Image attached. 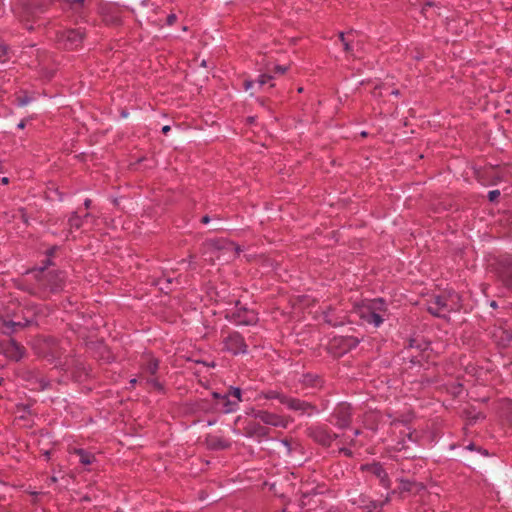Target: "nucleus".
<instances>
[{
	"instance_id": "nucleus-1",
	"label": "nucleus",
	"mask_w": 512,
	"mask_h": 512,
	"mask_svg": "<svg viewBox=\"0 0 512 512\" xmlns=\"http://www.w3.org/2000/svg\"><path fill=\"white\" fill-rule=\"evenodd\" d=\"M34 281L33 286L23 287L22 289L31 295H37L42 298L48 297L63 290L65 286V273L60 270H48L47 266L32 269L27 272Z\"/></svg>"
},
{
	"instance_id": "nucleus-2",
	"label": "nucleus",
	"mask_w": 512,
	"mask_h": 512,
	"mask_svg": "<svg viewBox=\"0 0 512 512\" xmlns=\"http://www.w3.org/2000/svg\"><path fill=\"white\" fill-rule=\"evenodd\" d=\"M461 296L454 290H444L438 295H432L427 301V311L438 318H448L450 313L458 312L461 307Z\"/></svg>"
},
{
	"instance_id": "nucleus-3",
	"label": "nucleus",
	"mask_w": 512,
	"mask_h": 512,
	"mask_svg": "<svg viewBox=\"0 0 512 512\" xmlns=\"http://www.w3.org/2000/svg\"><path fill=\"white\" fill-rule=\"evenodd\" d=\"M36 323L35 313L32 309H24L18 306V312L0 315V334L11 336L12 334Z\"/></svg>"
},
{
	"instance_id": "nucleus-4",
	"label": "nucleus",
	"mask_w": 512,
	"mask_h": 512,
	"mask_svg": "<svg viewBox=\"0 0 512 512\" xmlns=\"http://www.w3.org/2000/svg\"><path fill=\"white\" fill-rule=\"evenodd\" d=\"M387 311V304L383 298H375L356 307L359 318L374 327H379L384 322Z\"/></svg>"
},
{
	"instance_id": "nucleus-5",
	"label": "nucleus",
	"mask_w": 512,
	"mask_h": 512,
	"mask_svg": "<svg viewBox=\"0 0 512 512\" xmlns=\"http://www.w3.org/2000/svg\"><path fill=\"white\" fill-rule=\"evenodd\" d=\"M225 319L237 326H253L259 321L258 312L236 300L225 309Z\"/></svg>"
},
{
	"instance_id": "nucleus-6",
	"label": "nucleus",
	"mask_w": 512,
	"mask_h": 512,
	"mask_svg": "<svg viewBox=\"0 0 512 512\" xmlns=\"http://www.w3.org/2000/svg\"><path fill=\"white\" fill-rule=\"evenodd\" d=\"M305 433L308 438L323 448H330L334 441L340 439V434L334 432L325 423L312 424L306 428Z\"/></svg>"
},
{
	"instance_id": "nucleus-7",
	"label": "nucleus",
	"mask_w": 512,
	"mask_h": 512,
	"mask_svg": "<svg viewBox=\"0 0 512 512\" xmlns=\"http://www.w3.org/2000/svg\"><path fill=\"white\" fill-rule=\"evenodd\" d=\"M85 36L82 28L65 29L57 32L56 42L60 48L76 50L82 46Z\"/></svg>"
},
{
	"instance_id": "nucleus-8",
	"label": "nucleus",
	"mask_w": 512,
	"mask_h": 512,
	"mask_svg": "<svg viewBox=\"0 0 512 512\" xmlns=\"http://www.w3.org/2000/svg\"><path fill=\"white\" fill-rule=\"evenodd\" d=\"M353 420V408L347 402L338 403L329 417V422L336 428L344 430L350 427Z\"/></svg>"
},
{
	"instance_id": "nucleus-9",
	"label": "nucleus",
	"mask_w": 512,
	"mask_h": 512,
	"mask_svg": "<svg viewBox=\"0 0 512 512\" xmlns=\"http://www.w3.org/2000/svg\"><path fill=\"white\" fill-rule=\"evenodd\" d=\"M222 350L233 356L243 355L248 352V344L244 336L238 331H230L222 340Z\"/></svg>"
},
{
	"instance_id": "nucleus-10",
	"label": "nucleus",
	"mask_w": 512,
	"mask_h": 512,
	"mask_svg": "<svg viewBox=\"0 0 512 512\" xmlns=\"http://www.w3.org/2000/svg\"><path fill=\"white\" fill-rule=\"evenodd\" d=\"M359 342L354 336H338L330 341L328 349L334 357H341L356 348Z\"/></svg>"
},
{
	"instance_id": "nucleus-11",
	"label": "nucleus",
	"mask_w": 512,
	"mask_h": 512,
	"mask_svg": "<svg viewBox=\"0 0 512 512\" xmlns=\"http://www.w3.org/2000/svg\"><path fill=\"white\" fill-rule=\"evenodd\" d=\"M285 407L299 416L312 417L320 413L314 403L292 396H288Z\"/></svg>"
},
{
	"instance_id": "nucleus-12",
	"label": "nucleus",
	"mask_w": 512,
	"mask_h": 512,
	"mask_svg": "<svg viewBox=\"0 0 512 512\" xmlns=\"http://www.w3.org/2000/svg\"><path fill=\"white\" fill-rule=\"evenodd\" d=\"M235 249L237 253H239L240 249L233 242H230L226 239H208L203 242L201 246V253L203 255L206 254H214L220 252L221 250Z\"/></svg>"
},
{
	"instance_id": "nucleus-13",
	"label": "nucleus",
	"mask_w": 512,
	"mask_h": 512,
	"mask_svg": "<svg viewBox=\"0 0 512 512\" xmlns=\"http://www.w3.org/2000/svg\"><path fill=\"white\" fill-rule=\"evenodd\" d=\"M253 416L260 422L273 427L287 428L288 420L279 414L267 410H253Z\"/></svg>"
},
{
	"instance_id": "nucleus-14",
	"label": "nucleus",
	"mask_w": 512,
	"mask_h": 512,
	"mask_svg": "<svg viewBox=\"0 0 512 512\" xmlns=\"http://www.w3.org/2000/svg\"><path fill=\"white\" fill-rule=\"evenodd\" d=\"M497 273L503 286L512 293V255L498 261Z\"/></svg>"
},
{
	"instance_id": "nucleus-15",
	"label": "nucleus",
	"mask_w": 512,
	"mask_h": 512,
	"mask_svg": "<svg viewBox=\"0 0 512 512\" xmlns=\"http://www.w3.org/2000/svg\"><path fill=\"white\" fill-rule=\"evenodd\" d=\"M361 470L366 471L379 479V483L383 488L389 489L391 487V480L388 473L380 462L363 464L361 466Z\"/></svg>"
},
{
	"instance_id": "nucleus-16",
	"label": "nucleus",
	"mask_w": 512,
	"mask_h": 512,
	"mask_svg": "<svg viewBox=\"0 0 512 512\" xmlns=\"http://www.w3.org/2000/svg\"><path fill=\"white\" fill-rule=\"evenodd\" d=\"M8 337L9 338L7 339L6 345L5 340H0V347L4 348L6 356L11 360H21L26 353L25 347L22 344L18 343L13 338H11V336Z\"/></svg>"
},
{
	"instance_id": "nucleus-17",
	"label": "nucleus",
	"mask_w": 512,
	"mask_h": 512,
	"mask_svg": "<svg viewBox=\"0 0 512 512\" xmlns=\"http://www.w3.org/2000/svg\"><path fill=\"white\" fill-rule=\"evenodd\" d=\"M491 337L498 347L506 348L512 343V330L504 326H494Z\"/></svg>"
},
{
	"instance_id": "nucleus-18",
	"label": "nucleus",
	"mask_w": 512,
	"mask_h": 512,
	"mask_svg": "<svg viewBox=\"0 0 512 512\" xmlns=\"http://www.w3.org/2000/svg\"><path fill=\"white\" fill-rule=\"evenodd\" d=\"M389 502V495L386 496L383 502L372 500L364 494L359 495L357 499L353 500V504L357 505L360 509H363L366 512H374L377 509L381 510L382 507Z\"/></svg>"
},
{
	"instance_id": "nucleus-19",
	"label": "nucleus",
	"mask_w": 512,
	"mask_h": 512,
	"mask_svg": "<svg viewBox=\"0 0 512 512\" xmlns=\"http://www.w3.org/2000/svg\"><path fill=\"white\" fill-rule=\"evenodd\" d=\"M256 420H250L246 423L243 428V434L249 438H267L269 436V429Z\"/></svg>"
},
{
	"instance_id": "nucleus-20",
	"label": "nucleus",
	"mask_w": 512,
	"mask_h": 512,
	"mask_svg": "<svg viewBox=\"0 0 512 512\" xmlns=\"http://www.w3.org/2000/svg\"><path fill=\"white\" fill-rule=\"evenodd\" d=\"M299 383L305 387L310 389H321L324 386L323 378L314 373H304L299 379Z\"/></svg>"
},
{
	"instance_id": "nucleus-21",
	"label": "nucleus",
	"mask_w": 512,
	"mask_h": 512,
	"mask_svg": "<svg viewBox=\"0 0 512 512\" xmlns=\"http://www.w3.org/2000/svg\"><path fill=\"white\" fill-rule=\"evenodd\" d=\"M25 379L33 385V389L45 390L50 387V381L36 371H27Z\"/></svg>"
},
{
	"instance_id": "nucleus-22",
	"label": "nucleus",
	"mask_w": 512,
	"mask_h": 512,
	"mask_svg": "<svg viewBox=\"0 0 512 512\" xmlns=\"http://www.w3.org/2000/svg\"><path fill=\"white\" fill-rule=\"evenodd\" d=\"M205 442L208 449L215 451L225 450L231 446L230 442L225 438L211 434L207 435Z\"/></svg>"
},
{
	"instance_id": "nucleus-23",
	"label": "nucleus",
	"mask_w": 512,
	"mask_h": 512,
	"mask_svg": "<svg viewBox=\"0 0 512 512\" xmlns=\"http://www.w3.org/2000/svg\"><path fill=\"white\" fill-rule=\"evenodd\" d=\"M89 218H92V215L90 213H86L83 217L79 216L77 212H72L68 219V226L70 229V232L72 230H78L83 227L84 222L88 220Z\"/></svg>"
},
{
	"instance_id": "nucleus-24",
	"label": "nucleus",
	"mask_w": 512,
	"mask_h": 512,
	"mask_svg": "<svg viewBox=\"0 0 512 512\" xmlns=\"http://www.w3.org/2000/svg\"><path fill=\"white\" fill-rule=\"evenodd\" d=\"M217 404L221 405V411L225 414L235 412L239 407V403L233 400L227 393L223 394L221 401L217 402Z\"/></svg>"
},
{
	"instance_id": "nucleus-25",
	"label": "nucleus",
	"mask_w": 512,
	"mask_h": 512,
	"mask_svg": "<svg viewBox=\"0 0 512 512\" xmlns=\"http://www.w3.org/2000/svg\"><path fill=\"white\" fill-rule=\"evenodd\" d=\"M188 409L190 412L196 413V412H209L212 409L211 404L209 401L205 399H196L194 401H190L187 403Z\"/></svg>"
},
{
	"instance_id": "nucleus-26",
	"label": "nucleus",
	"mask_w": 512,
	"mask_h": 512,
	"mask_svg": "<svg viewBox=\"0 0 512 512\" xmlns=\"http://www.w3.org/2000/svg\"><path fill=\"white\" fill-rule=\"evenodd\" d=\"M73 454L79 457V462L84 466L90 465L96 460L95 455L93 453L83 448H74Z\"/></svg>"
},
{
	"instance_id": "nucleus-27",
	"label": "nucleus",
	"mask_w": 512,
	"mask_h": 512,
	"mask_svg": "<svg viewBox=\"0 0 512 512\" xmlns=\"http://www.w3.org/2000/svg\"><path fill=\"white\" fill-rule=\"evenodd\" d=\"M141 369L154 376L159 369V360L151 355H147L146 361L141 364Z\"/></svg>"
},
{
	"instance_id": "nucleus-28",
	"label": "nucleus",
	"mask_w": 512,
	"mask_h": 512,
	"mask_svg": "<svg viewBox=\"0 0 512 512\" xmlns=\"http://www.w3.org/2000/svg\"><path fill=\"white\" fill-rule=\"evenodd\" d=\"M261 396L265 399H276L278 400L281 404H283L285 406L286 404V401L288 399V395L282 393V392H279V391H276V390H269V391H266V392H262Z\"/></svg>"
},
{
	"instance_id": "nucleus-29",
	"label": "nucleus",
	"mask_w": 512,
	"mask_h": 512,
	"mask_svg": "<svg viewBox=\"0 0 512 512\" xmlns=\"http://www.w3.org/2000/svg\"><path fill=\"white\" fill-rule=\"evenodd\" d=\"M274 75L268 72L262 73L258 76V78L255 80L256 84L259 88H262L265 84L270 83V88L274 87V84L272 83V80L274 79Z\"/></svg>"
},
{
	"instance_id": "nucleus-30",
	"label": "nucleus",
	"mask_w": 512,
	"mask_h": 512,
	"mask_svg": "<svg viewBox=\"0 0 512 512\" xmlns=\"http://www.w3.org/2000/svg\"><path fill=\"white\" fill-rule=\"evenodd\" d=\"M502 416L512 426V400H507L502 406Z\"/></svg>"
},
{
	"instance_id": "nucleus-31",
	"label": "nucleus",
	"mask_w": 512,
	"mask_h": 512,
	"mask_svg": "<svg viewBox=\"0 0 512 512\" xmlns=\"http://www.w3.org/2000/svg\"><path fill=\"white\" fill-rule=\"evenodd\" d=\"M233 400L240 403L242 401V390L239 387L231 386L227 393Z\"/></svg>"
},
{
	"instance_id": "nucleus-32",
	"label": "nucleus",
	"mask_w": 512,
	"mask_h": 512,
	"mask_svg": "<svg viewBox=\"0 0 512 512\" xmlns=\"http://www.w3.org/2000/svg\"><path fill=\"white\" fill-rule=\"evenodd\" d=\"M407 348L408 349L416 348L419 351H425L428 348V344L427 343H420L416 339H410L409 340V345H408Z\"/></svg>"
},
{
	"instance_id": "nucleus-33",
	"label": "nucleus",
	"mask_w": 512,
	"mask_h": 512,
	"mask_svg": "<svg viewBox=\"0 0 512 512\" xmlns=\"http://www.w3.org/2000/svg\"><path fill=\"white\" fill-rule=\"evenodd\" d=\"M401 434H403L409 441L416 443L418 441V435L415 430H411L410 428H406V430H401Z\"/></svg>"
},
{
	"instance_id": "nucleus-34",
	"label": "nucleus",
	"mask_w": 512,
	"mask_h": 512,
	"mask_svg": "<svg viewBox=\"0 0 512 512\" xmlns=\"http://www.w3.org/2000/svg\"><path fill=\"white\" fill-rule=\"evenodd\" d=\"M146 383L148 385H151L154 389H156L159 392L164 391V385L156 377L148 378L146 380Z\"/></svg>"
},
{
	"instance_id": "nucleus-35",
	"label": "nucleus",
	"mask_w": 512,
	"mask_h": 512,
	"mask_svg": "<svg viewBox=\"0 0 512 512\" xmlns=\"http://www.w3.org/2000/svg\"><path fill=\"white\" fill-rule=\"evenodd\" d=\"M415 482L408 479H401L399 489L401 492H410Z\"/></svg>"
},
{
	"instance_id": "nucleus-36",
	"label": "nucleus",
	"mask_w": 512,
	"mask_h": 512,
	"mask_svg": "<svg viewBox=\"0 0 512 512\" xmlns=\"http://www.w3.org/2000/svg\"><path fill=\"white\" fill-rule=\"evenodd\" d=\"M287 70H288V67L282 66V65H275L272 69L267 68V72L271 73L273 75H275V74L283 75L287 72Z\"/></svg>"
},
{
	"instance_id": "nucleus-37",
	"label": "nucleus",
	"mask_w": 512,
	"mask_h": 512,
	"mask_svg": "<svg viewBox=\"0 0 512 512\" xmlns=\"http://www.w3.org/2000/svg\"><path fill=\"white\" fill-rule=\"evenodd\" d=\"M339 39L342 42L343 48L346 52H350L352 50V47L350 45V41L346 38L345 34L343 32L339 33Z\"/></svg>"
},
{
	"instance_id": "nucleus-38",
	"label": "nucleus",
	"mask_w": 512,
	"mask_h": 512,
	"mask_svg": "<svg viewBox=\"0 0 512 512\" xmlns=\"http://www.w3.org/2000/svg\"><path fill=\"white\" fill-rule=\"evenodd\" d=\"M340 438H341V435H340ZM341 443L343 444H346L348 446H355L356 444V440L355 438L353 437H349V436H345L344 434L342 435V439L340 440Z\"/></svg>"
},
{
	"instance_id": "nucleus-39",
	"label": "nucleus",
	"mask_w": 512,
	"mask_h": 512,
	"mask_svg": "<svg viewBox=\"0 0 512 512\" xmlns=\"http://www.w3.org/2000/svg\"><path fill=\"white\" fill-rule=\"evenodd\" d=\"M338 453L339 454H343L344 456L348 457V458H351L353 457V452L350 448L346 447V446H342L338 449Z\"/></svg>"
},
{
	"instance_id": "nucleus-40",
	"label": "nucleus",
	"mask_w": 512,
	"mask_h": 512,
	"mask_svg": "<svg viewBox=\"0 0 512 512\" xmlns=\"http://www.w3.org/2000/svg\"><path fill=\"white\" fill-rule=\"evenodd\" d=\"M499 196H500V191L499 190H491V191L488 192V199L491 202L496 201Z\"/></svg>"
},
{
	"instance_id": "nucleus-41",
	"label": "nucleus",
	"mask_w": 512,
	"mask_h": 512,
	"mask_svg": "<svg viewBox=\"0 0 512 512\" xmlns=\"http://www.w3.org/2000/svg\"><path fill=\"white\" fill-rule=\"evenodd\" d=\"M177 21V15L175 13H170L166 18V25L172 26Z\"/></svg>"
},
{
	"instance_id": "nucleus-42",
	"label": "nucleus",
	"mask_w": 512,
	"mask_h": 512,
	"mask_svg": "<svg viewBox=\"0 0 512 512\" xmlns=\"http://www.w3.org/2000/svg\"><path fill=\"white\" fill-rule=\"evenodd\" d=\"M56 246H53L51 247L50 249L47 250V256L48 258L46 259L45 261V265L44 266H48V265H51V260H50V257H52L56 251Z\"/></svg>"
},
{
	"instance_id": "nucleus-43",
	"label": "nucleus",
	"mask_w": 512,
	"mask_h": 512,
	"mask_svg": "<svg viewBox=\"0 0 512 512\" xmlns=\"http://www.w3.org/2000/svg\"><path fill=\"white\" fill-rule=\"evenodd\" d=\"M30 101H31V98L28 96L17 98V104H18V106H21V107L27 105Z\"/></svg>"
},
{
	"instance_id": "nucleus-44",
	"label": "nucleus",
	"mask_w": 512,
	"mask_h": 512,
	"mask_svg": "<svg viewBox=\"0 0 512 512\" xmlns=\"http://www.w3.org/2000/svg\"><path fill=\"white\" fill-rule=\"evenodd\" d=\"M19 214H20V219L25 223V224H28L29 220H28V215H27V212H26V209L25 208H20L18 210Z\"/></svg>"
},
{
	"instance_id": "nucleus-45",
	"label": "nucleus",
	"mask_w": 512,
	"mask_h": 512,
	"mask_svg": "<svg viewBox=\"0 0 512 512\" xmlns=\"http://www.w3.org/2000/svg\"><path fill=\"white\" fill-rule=\"evenodd\" d=\"M468 450H477L481 452L483 455H488L487 450H483L482 448H476L474 443H470L467 447Z\"/></svg>"
},
{
	"instance_id": "nucleus-46",
	"label": "nucleus",
	"mask_w": 512,
	"mask_h": 512,
	"mask_svg": "<svg viewBox=\"0 0 512 512\" xmlns=\"http://www.w3.org/2000/svg\"><path fill=\"white\" fill-rule=\"evenodd\" d=\"M243 85H244V89L247 91V90L251 89L252 87H254V85H256V81L245 80Z\"/></svg>"
},
{
	"instance_id": "nucleus-47",
	"label": "nucleus",
	"mask_w": 512,
	"mask_h": 512,
	"mask_svg": "<svg viewBox=\"0 0 512 512\" xmlns=\"http://www.w3.org/2000/svg\"><path fill=\"white\" fill-rule=\"evenodd\" d=\"M431 7H433L432 2L425 3V5L423 6L422 11H421L422 14L427 17V12H428L429 8H431Z\"/></svg>"
},
{
	"instance_id": "nucleus-48",
	"label": "nucleus",
	"mask_w": 512,
	"mask_h": 512,
	"mask_svg": "<svg viewBox=\"0 0 512 512\" xmlns=\"http://www.w3.org/2000/svg\"><path fill=\"white\" fill-rule=\"evenodd\" d=\"M398 451L405 450L407 446L405 445V440L398 441L395 447Z\"/></svg>"
},
{
	"instance_id": "nucleus-49",
	"label": "nucleus",
	"mask_w": 512,
	"mask_h": 512,
	"mask_svg": "<svg viewBox=\"0 0 512 512\" xmlns=\"http://www.w3.org/2000/svg\"><path fill=\"white\" fill-rule=\"evenodd\" d=\"M410 363L413 365L420 364L421 360L418 358V356L411 355Z\"/></svg>"
},
{
	"instance_id": "nucleus-50",
	"label": "nucleus",
	"mask_w": 512,
	"mask_h": 512,
	"mask_svg": "<svg viewBox=\"0 0 512 512\" xmlns=\"http://www.w3.org/2000/svg\"><path fill=\"white\" fill-rule=\"evenodd\" d=\"M212 396L214 399H216L218 402L221 401V397H223V394H220L218 392H212Z\"/></svg>"
},
{
	"instance_id": "nucleus-51",
	"label": "nucleus",
	"mask_w": 512,
	"mask_h": 512,
	"mask_svg": "<svg viewBox=\"0 0 512 512\" xmlns=\"http://www.w3.org/2000/svg\"><path fill=\"white\" fill-rule=\"evenodd\" d=\"M189 266H190V268L195 269V267H194V255H192V254L189 255Z\"/></svg>"
},
{
	"instance_id": "nucleus-52",
	"label": "nucleus",
	"mask_w": 512,
	"mask_h": 512,
	"mask_svg": "<svg viewBox=\"0 0 512 512\" xmlns=\"http://www.w3.org/2000/svg\"><path fill=\"white\" fill-rule=\"evenodd\" d=\"M209 221H210V217L208 215H205L201 218L202 224H207V223H209Z\"/></svg>"
},
{
	"instance_id": "nucleus-53",
	"label": "nucleus",
	"mask_w": 512,
	"mask_h": 512,
	"mask_svg": "<svg viewBox=\"0 0 512 512\" xmlns=\"http://www.w3.org/2000/svg\"><path fill=\"white\" fill-rule=\"evenodd\" d=\"M91 203H92L91 199H88V198H87V199L84 201V206H85V208H86V209H89V208L91 207Z\"/></svg>"
},
{
	"instance_id": "nucleus-54",
	"label": "nucleus",
	"mask_w": 512,
	"mask_h": 512,
	"mask_svg": "<svg viewBox=\"0 0 512 512\" xmlns=\"http://www.w3.org/2000/svg\"><path fill=\"white\" fill-rule=\"evenodd\" d=\"M25 126H26V121H25V120H21V121L18 123V125H17V127H18L19 129H24V128H25Z\"/></svg>"
},
{
	"instance_id": "nucleus-55",
	"label": "nucleus",
	"mask_w": 512,
	"mask_h": 512,
	"mask_svg": "<svg viewBox=\"0 0 512 512\" xmlns=\"http://www.w3.org/2000/svg\"><path fill=\"white\" fill-rule=\"evenodd\" d=\"M1 184H3V185L9 184V178L8 177H2L1 178Z\"/></svg>"
},
{
	"instance_id": "nucleus-56",
	"label": "nucleus",
	"mask_w": 512,
	"mask_h": 512,
	"mask_svg": "<svg viewBox=\"0 0 512 512\" xmlns=\"http://www.w3.org/2000/svg\"><path fill=\"white\" fill-rule=\"evenodd\" d=\"M170 129H171L170 126L166 125L162 128V133L167 134L170 131Z\"/></svg>"
},
{
	"instance_id": "nucleus-57",
	"label": "nucleus",
	"mask_w": 512,
	"mask_h": 512,
	"mask_svg": "<svg viewBox=\"0 0 512 512\" xmlns=\"http://www.w3.org/2000/svg\"><path fill=\"white\" fill-rule=\"evenodd\" d=\"M129 383H130L131 388H134L136 383H137V379L136 378H132Z\"/></svg>"
},
{
	"instance_id": "nucleus-58",
	"label": "nucleus",
	"mask_w": 512,
	"mask_h": 512,
	"mask_svg": "<svg viewBox=\"0 0 512 512\" xmlns=\"http://www.w3.org/2000/svg\"><path fill=\"white\" fill-rule=\"evenodd\" d=\"M361 434V430L359 429H355L354 432H353V438H356L357 436H359Z\"/></svg>"
},
{
	"instance_id": "nucleus-59",
	"label": "nucleus",
	"mask_w": 512,
	"mask_h": 512,
	"mask_svg": "<svg viewBox=\"0 0 512 512\" xmlns=\"http://www.w3.org/2000/svg\"><path fill=\"white\" fill-rule=\"evenodd\" d=\"M4 172H5L4 165L2 162H0V173H4Z\"/></svg>"
},
{
	"instance_id": "nucleus-60",
	"label": "nucleus",
	"mask_w": 512,
	"mask_h": 512,
	"mask_svg": "<svg viewBox=\"0 0 512 512\" xmlns=\"http://www.w3.org/2000/svg\"><path fill=\"white\" fill-rule=\"evenodd\" d=\"M392 424H393L394 426H397L398 424H403V422H401V421H399V420H394V421L392 422Z\"/></svg>"
},
{
	"instance_id": "nucleus-61",
	"label": "nucleus",
	"mask_w": 512,
	"mask_h": 512,
	"mask_svg": "<svg viewBox=\"0 0 512 512\" xmlns=\"http://www.w3.org/2000/svg\"><path fill=\"white\" fill-rule=\"evenodd\" d=\"M391 94H393V95H396V96H397V95H399V90H393V91L391 92Z\"/></svg>"
},
{
	"instance_id": "nucleus-62",
	"label": "nucleus",
	"mask_w": 512,
	"mask_h": 512,
	"mask_svg": "<svg viewBox=\"0 0 512 512\" xmlns=\"http://www.w3.org/2000/svg\"><path fill=\"white\" fill-rule=\"evenodd\" d=\"M208 261H209L211 264H213V263H214V257H213V256H211V257L208 259Z\"/></svg>"
},
{
	"instance_id": "nucleus-63",
	"label": "nucleus",
	"mask_w": 512,
	"mask_h": 512,
	"mask_svg": "<svg viewBox=\"0 0 512 512\" xmlns=\"http://www.w3.org/2000/svg\"><path fill=\"white\" fill-rule=\"evenodd\" d=\"M491 306H492L493 308H496V307H497V303H496L495 301H492V302H491Z\"/></svg>"
},
{
	"instance_id": "nucleus-64",
	"label": "nucleus",
	"mask_w": 512,
	"mask_h": 512,
	"mask_svg": "<svg viewBox=\"0 0 512 512\" xmlns=\"http://www.w3.org/2000/svg\"><path fill=\"white\" fill-rule=\"evenodd\" d=\"M282 512H286V510L284 509Z\"/></svg>"
}]
</instances>
